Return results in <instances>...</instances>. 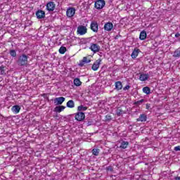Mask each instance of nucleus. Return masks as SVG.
<instances>
[{
  "label": "nucleus",
  "instance_id": "obj_9",
  "mask_svg": "<svg viewBox=\"0 0 180 180\" xmlns=\"http://www.w3.org/2000/svg\"><path fill=\"white\" fill-rule=\"evenodd\" d=\"M75 120L78 122H82V120H84L85 119V114L84 112H77L75 116Z\"/></svg>",
  "mask_w": 180,
  "mask_h": 180
},
{
  "label": "nucleus",
  "instance_id": "obj_6",
  "mask_svg": "<svg viewBox=\"0 0 180 180\" xmlns=\"http://www.w3.org/2000/svg\"><path fill=\"white\" fill-rule=\"evenodd\" d=\"M90 50H91L94 53H99V51L101 50V46L96 44L91 43Z\"/></svg>",
  "mask_w": 180,
  "mask_h": 180
},
{
  "label": "nucleus",
  "instance_id": "obj_33",
  "mask_svg": "<svg viewBox=\"0 0 180 180\" xmlns=\"http://www.w3.org/2000/svg\"><path fill=\"white\" fill-rule=\"evenodd\" d=\"M143 102H144V99H141L140 101H138L136 104V105H141V103H143Z\"/></svg>",
  "mask_w": 180,
  "mask_h": 180
},
{
  "label": "nucleus",
  "instance_id": "obj_5",
  "mask_svg": "<svg viewBox=\"0 0 180 180\" xmlns=\"http://www.w3.org/2000/svg\"><path fill=\"white\" fill-rule=\"evenodd\" d=\"M56 9V4L53 1H49L46 4V11L53 12Z\"/></svg>",
  "mask_w": 180,
  "mask_h": 180
},
{
  "label": "nucleus",
  "instance_id": "obj_20",
  "mask_svg": "<svg viewBox=\"0 0 180 180\" xmlns=\"http://www.w3.org/2000/svg\"><path fill=\"white\" fill-rule=\"evenodd\" d=\"M143 94H146V95H150L151 94V89L148 86H145L142 89Z\"/></svg>",
  "mask_w": 180,
  "mask_h": 180
},
{
  "label": "nucleus",
  "instance_id": "obj_23",
  "mask_svg": "<svg viewBox=\"0 0 180 180\" xmlns=\"http://www.w3.org/2000/svg\"><path fill=\"white\" fill-rule=\"evenodd\" d=\"M173 57L174 58H179L180 57V48L177 49L174 51Z\"/></svg>",
  "mask_w": 180,
  "mask_h": 180
},
{
  "label": "nucleus",
  "instance_id": "obj_2",
  "mask_svg": "<svg viewBox=\"0 0 180 180\" xmlns=\"http://www.w3.org/2000/svg\"><path fill=\"white\" fill-rule=\"evenodd\" d=\"M105 5H106L105 0H96L94 4V8L98 10L103 9Z\"/></svg>",
  "mask_w": 180,
  "mask_h": 180
},
{
  "label": "nucleus",
  "instance_id": "obj_35",
  "mask_svg": "<svg viewBox=\"0 0 180 180\" xmlns=\"http://www.w3.org/2000/svg\"><path fill=\"white\" fill-rule=\"evenodd\" d=\"M175 37H180V34L179 33H176L175 34Z\"/></svg>",
  "mask_w": 180,
  "mask_h": 180
},
{
  "label": "nucleus",
  "instance_id": "obj_11",
  "mask_svg": "<svg viewBox=\"0 0 180 180\" xmlns=\"http://www.w3.org/2000/svg\"><path fill=\"white\" fill-rule=\"evenodd\" d=\"M113 29V23L109 22L104 25V30L106 32H110Z\"/></svg>",
  "mask_w": 180,
  "mask_h": 180
},
{
  "label": "nucleus",
  "instance_id": "obj_18",
  "mask_svg": "<svg viewBox=\"0 0 180 180\" xmlns=\"http://www.w3.org/2000/svg\"><path fill=\"white\" fill-rule=\"evenodd\" d=\"M147 120V115L141 114L137 119V122H146Z\"/></svg>",
  "mask_w": 180,
  "mask_h": 180
},
{
  "label": "nucleus",
  "instance_id": "obj_30",
  "mask_svg": "<svg viewBox=\"0 0 180 180\" xmlns=\"http://www.w3.org/2000/svg\"><path fill=\"white\" fill-rule=\"evenodd\" d=\"M10 55L11 56V57H16V51L15 50L10 51Z\"/></svg>",
  "mask_w": 180,
  "mask_h": 180
},
{
  "label": "nucleus",
  "instance_id": "obj_14",
  "mask_svg": "<svg viewBox=\"0 0 180 180\" xmlns=\"http://www.w3.org/2000/svg\"><path fill=\"white\" fill-rule=\"evenodd\" d=\"M12 112L15 113V115H18L20 112V106L19 105H14L11 108Z\"/></svg>",
  "mask_w": 180,
  "mask_h": 180
},
{
  "label": "nucleus",
  "instance_id": "obj_12",
  "mask_svg": "<svg viewBox=\"0 0 180 180\" xmlns=\"http://www.w3.org/2000/svg\"><path fill=\"white\" fill-rule=\"evenodd\" d=\"M65 101L64 97H58L54 99V103L56 105H63V102Z\"/></svg>",
  "mask_w": 180,
  "mask_h": 180
},
{
  "label": "nucleus",
  "instance_id": "obj_34",
  "mask_svg": "<svg viewBox=\"0 0 180 180\" xmlns=\"http://www.w3.org/2000/svg\"><path fill=\"white\" fill-rule=\"evenodd\" d=\"M174 150H175V151H180V147L179 146H176L174 148Z\"/></svg>",
  "mask_w": 180,
  "mask_h": 180
},
{
  "label": "nucleus",
  "instance_id": "obj_7",
  "mask_svg": "<svg viewBox=\"0 0 180 180\" xmlns=\"http://www.w3.org/2000/svg\"><path fill=\"white\" fill-rule=\"evenodd\" d=\"M86 32L87 29L85 26H79L77 27V33L80 34V36H84V34H86Z\"/></svg>",
  "mask_w": 180,
  "mask_h": 180
},
{
  "label": "nucleus",
  "instance_id": "obj_29",
  "mask_svg": "<svg viewBox=\"0 0 180 180\" xmlns=\"http://www.w3.org/2000/svg\"><path fill=\"white\" fill-rule=\"evenodd\" d=\"M82 61H83V63L88 64V63H91V59H88L87 57H84Z\"/></svg>",
  "mask_w": 180,
  "mask_h": 180
},
{
  "label": "nucleus",
  "instance_id": "obj_31",
  "mask_svg": "<svg viewBox=\"0 0 180 180\" xmlns=\"http://www.w3.org/2000/svg\"><path fill=\"white\" fill-rule=\"evenodd\" d=\"M1 74V75H5V70H4V67H0Z\"/></svg>",
  "mask_w": 180,
  "mask_h": 180
},
{
  "label": "nucleus",
  "instance_id": "obj_27",
  "mask_svg": "<svg viewBox=\"0 0 180 180\" xmlns=\"http://www.w3.org/2000/svg\"><path fill=\"white\" fill-rule=\"evenodd\" d=\"M92 154H93V155H96V156L99 155V149H95V148L93 149Z\"/></svg>",
  "mask_w": 180,
  "mask_h": 180
},
{
  "label": "nucleus",
  "instance_id": "obj_4",
  "mask_svg": "<svg viewBox=\"0 0 180 180\" xmlns=\"http://www.w3.org/2000/svg\"><path fill=\"white\" fill-rule=\"evenodd\" d=\"M102 63V59L99 58L98 60H96L91 68V70H93V71H98V70L99 69V66L101 65V63Z\"/></svg>",
  "mask_w": 180,
  "mask_h": 180
},
{
  "label": "nucleus",
  "instance_id": "obj_10",
  "mask_svg": "<svg viewBox=\"0 0 180 180\" xmlns=\"http://www.w3.org/2000/svg\"><path fill=\"white\" fill-rule=\"evenodd\" d=\"M90 27L93 32H95L96 33L98 29V22L96 21H92Z\"/></svg>",
  "mask_w": 180,
  "mask_h": 180
},
{
  "label": "nucleus",
  "instance_id": "obj_26",
  "mask_svg": "<svg viewBox=\"0 0 180 180\" xmlns=\"http://www.w3.org/2000/svg\"><path fill=\"white\" fill-rule=\"evenodd\" d=\"M88 109L87 107L83 106V105H79L77 108V110H79V112L83 111L85 112V110H86Z\"/></svg>",
  "mask_w": 180,
  "mask_h": 180
},
{
  "label": "nucleus",
  "instance_id": "obj_37",
  "mask_svg": "<svg viewBox=\"0 0 180 180\" xmlns=\"http://www.w3.org/2000/svg\"><path fill=\"white\" fill-rule=\"evenodd\" d=\"M107 117H108V120H110V116H107Z\"/></svg>",
  "mask_w": 180,
  "mask_h": 180
},
{
  "label": "nucleus",
  "instance_id": "obj_25",
  "mask_svg": "<svg viewBox=\"0 0 180 180\" xmlns=\"http://www.w3.org/2000/svg\"><path fill=\"white\" fill-rule=\"evenodd\" d=\"M66 51H67V48L65 46H61L59 49L60 54H65Z\"/></svg>",
  "mask_w": 180,
  "mask_h": 180
},
{
  "label": "nucleus",
  "instance_id": "obj_3",
  "mask_svg": "<svg viewBox=\"0 0 180 180\" xmlns=\"http://www.w3.org/2000/svg\"><path fill=\"white\" fill-rule=\"evenodd\" d=\"M75 12H77V10H75V8L69 7L66 11V16H68V18H74V15H75Z\"/></svg>",
  "mask_w": 180,
  "mask_h": 180
},
{
  "label": "nucleus",
  "instance_id": "obj_19",
  "mask_svg": "<svg viewBox=\"0 0 180 180\" xmlns=\"http://www.w3.org/2000/svg\"><path fill=\"white\" fill-rule=\"evenodd\" d=\"M64 109H65V106H64V105L56 106L55 108V112H58V113H60V112H63V110H64Z\"/></svg>",
  "mask_w": 180,
  "mask_h": 180
},
{
  "label": "nucleus",
  "instance_id": "obj_36",
  "mask_svg": "<svg viewBox=\"0 0 180 180\" xmlns=\"http://www.w3.org/2000/svg\"><path fill=\"white\" fill-rule=\"evenodd\" d=\"M174 179H175V180H180V176H176V177L174 178Z\"/></svg>",
  "mask_w": 180,
  "mask_h": 180
},
{
  "label": "nucleus",
  "instance_id": "obj_28",
  "mask_svg": "<svg viewBox=\"0 0 180 180\" xmlns=\"http://www.w3.org/2000/svg\"><path fill=\"white\" fill-rule=\"evenodd\" d=\"M116 113H117V116H120L121 115H123L124 113V111L122 110V109H120V108H118L116 110Z\"/></svg>",
  "mask_w": 180,
  "mask_h": 180
},
{
  "label": "nucleus",
  "instance_id": "obj_17",
  "mask_svg": "<svg viewBox=\"0 0 180 180\" xmlns=\"http://www.w3.org/2000/svg\"><path fill=\"white\" fill-rule=\"evenodd\" d=\"M139 39L140 40H146V39H147V32H146V31L141 32Z\"/></svg>",
  "mask_w": 180,
  "mask_h": 180
},
{
  "label": "nucleus",
  "instance_id": "obj_24",
  "mask_svg": "<svg viewBox=\"0 0 180 180\" xmlns=\"http://www.w3.org/2000/svg\"><path fill=\"white\" fill-rule=\"evenodd\" d=\"M127 146H129V142L128 141H122L120 145V148H127Z\"/></svg>",
  "mask_w": 180,
  "mask_h": 180
},
{
  "label": "nucleus",
  "instance_id": "obj_13",
  "mask_svg": "<svg viewBox=\"0 0 180 180\" xmlns=\"http://www.w3.org/2000/svg\"><path fill=\"white\" fill-rule=\"evenodd\" d=\"M139 53L140 49H139L138 48H135L132 51V53L131 54V58H137V56H139Z\"/></svg>",
  "mask_w": 180,
  "mask_h": 180
},
{
  "label": "nucleus",
  "instance_id": "obj_1",
  "mask_svg": "<svg viewBox=\"0 0 180 180\" xmlns=\"http://www.w3.org/2000/svg\"><path fill=\"white\" fill-rule=\"evenodd\" d=\"M29 56L26 54H22L18 57L17 64L20 67H27Z\"/></svg>",
  "mask_w": 180,
  "mask_h": 180
},
{
  "label": "nucleus",
  "instance_id": "obj_8",
  "mask_svg": "<svg viewBox=\"0 0 180 180\" xmlns=\"http://www.w3.org/2000/svg\"><path fill=\"white\" fill-rule=\"evenodd\" d=\"M36 16L37 19H44L46 18V12L43 10H38L36 12Z\"/></svg>",
  "mask_w": 180,
  "mask_h": 180
},
{
  "label": "nucleus",
  "instance_id": "obj_15",
  "mask_svg": "<svg viewBox=\"0 0 180 180\" xmlns=\"http://www.w3.org/2000/svg\"><path fill=\"white\" fill-rule=\"evenodd\" d=\"M148 78H149V76L148 74L142 73L139 76V80L142 81V82L147 81V79H148Z\"/></svg>",
  "mask_w": 180,
  "mask_h": 180
},
{
  "label": "nucleus",
  "instance_id": "obj_21",
  "mask_svg": "<svg viewBox=\"0 0 180 180\" xmlns=\"http://www.w3.org/2000/svg\"><path fill=\"white\" fill-rule=\"evenodd\" d=\"M123 88V84H122V82H115V89L117 91H120Z\"/></svg>",
  "mask_w": 180,
  "mask_h": 180
},
{
  "label": "nucleus",
  "instance_id": "obj_22",
  "mask_svg": "<svg viewBox=\"0 0 180 180\" xmlns=\"http://www.w3.org/2000/svg\"><path fill=\"white\" fill-rule=\"evenodd\" d=\"M82 82H81V80H79V79L78 78H75L74 79V84L75 85V86H81Z\"/></svg>",
  "mask_w": 180,
  "mask_h": 180
},
{
  "label": "nucleus",
  "instance_id": "obj_32",
  "mask_svg": "<svg viewBox=\"0 0 180 180\" xmlns=\"http://www.w3.org/2000/svg\"><path fill=\"white\" fill-rule=\"evenodd\" d=\"M129 89H130L129 85H127L123 88V91H129Z\"/></svg>",
  "mask_w": 180,
  "mask_h": 180
},
{
  "label": "nucleus",
  "instance_id": "obj_16",
  "mask_svg": "<svg viewBox=\"0 0 180 180\" xmlns=\"http://www.w3.org/2000/svg\"><path fill=\"white\" fill-rule=\"evenodd\" d=\"M67 108H70V109H72V108L75 107V103H74V101L70 100L66 103Z\"/></svg>",
  "mask_w": 180,
  "mask_h": 180
}]
</instances>
